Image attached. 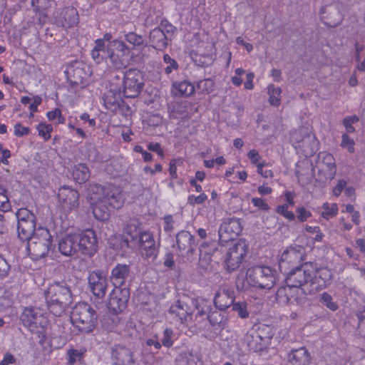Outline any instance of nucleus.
I'll use <instances>...</instances> for the list:
<instances>
[{
    "label": "nucleus",
    "instance_id": "27",
    "mask_svg": "<svg viewBox=\"0 0 365 365\" xmlns=\"http://www.w3.org/2000/svg\"><path fill=\"white\" fill-rule=\"evenodd\" d=\"M130 276V267L125 264H116L111 271L110 280L115 287L121 288Z\"/></svg>",
    "mask_w": 365,
    "mask_h": 365
},
{
    "label": "nucleus",
    "instance_id": "50",
    "mask_svg": "<svg viewBox=\"0 0 365 365\" xmlns=\"http://www.w3.org/2000/svg\"><path fill=\"white\" fill-rule=\"evenodd\" d=\"M215 83L211 79H204L200 81L197 84L196 89L202 93H210L214 90Z\"/></svg>",
    "mask_w": 365,
    "mask_h": 365
},
{
    "label": "nucleus",
    "instance_id": "26",
    "mask_svg": "<svg viewBox=\"0 0 365 365\" xmlns=\"http://www.w3.org/2000/svg\"><path fill=\"white\" fill-rule=\"evenodd\" d=\"M78 13L74 7H66L56 16L58 25L64 28H70L78 23Z\"/></svg>",
    "mask_w": 365,
    "mask_h": 365
},
{
    "label": "nucleus",
    "instance_id": "19",
    "mask_svg": "<svg viewBox=\"0 0 365 365\" xmlns=\"http://www.w3.org/2000/svg\"><path fill=\"white\" fill-rule=\"evenodd\" d=\"M88 286L92 293L99 299L105 297L108 287L106 276L100 270H95L89 274Z\"/></svg>",
    "mask_w": 365,
    "mask_h": 365
},
{
    "label": "nucleus",
    "instance_id": "38",
    "mask_svg": "<svg viewBox=\"0 0 365 365\" xmlns=\"http://www.w3.org/2000/svg\"><path fill=\"white\" fill-rule=\"evenodd\" d=\"M199 364L198 356L189 351L181 353L176 359V365H199Z\"/></svg>",
    "mask_w": 365,
    "mask_h": 365
},
{
    "label": "nucleus",
    "instance_id": "17",
    "mask_svg": "<svg viewBox=\"0 0 365 365\" xmlns=\"http://www.w3.org/2000/svg\"><path fill=\"white\" fill-rule=\"evenodd\" d=\"M247 252L246 245L243 242L237 243L230 247L225 258L227 270L232 272L238 269Z\"/></svg>",
    "mask_w": 365,
    "mask_h": 365
},
{
    "label": "nucleus",
    "instance_id": "45",
    "mask_svg": "<svg viewBox=\"0 0 365 365\" xmlns=\"http://www.w3.org/2000/svg\"><path fill=\"white\" fill-rule=\"evenodd\" d=\"M247 308L248 304L246 302H234L232 305V311L236 312L241 319H247L249 317L250 312Z\"/></svg>",
    "mask_w": 365,
    "mask_h": 365
},
{
    "label": "nucleus",
    "instance_id": "18",
    "mask_svg": "<svg viewBox=\"0 0 365 365\" xmlns=\"http://www.w3.org/2000/svg\"><path fill=\"white\" fill-rule=\"evenodd\" d=\"M139 242L142 256L148 260H155L158 254V244H156L153 234L150 232H141Z\"/></svg>",
    "mask_w": 365,
    "mask_h": 365
},
{
    "label": "nucleus",
    "instance_id": "34",
    "mask_svg": "<svg viewBox=\"0 0 365 365\" xmlns=\"http://www.w3.org/2000/svg\"><path fill=\"white\" fill-rule=\"evenodd\" d=\"M18 237L22 241H26L36 232V220L19 222L17 225Z\"/></svg>",
    "mask_w": 365,
    "mask_h": 365
},
{
    "label": "nucleus",
    "instance_id": "53",
    "mask_svg": "<svg viewBox=\"0 0 365 365\" xmlns=\"http://www.w3.org/2000/svg\"><path fill=\"white\" fill-rule=\"evenodd\" d=\"M16 218L19 222L28 221L29 220H36V216L26 208H20L17 210Z\"/></svg>",
    "mask_w": 365,
    "mask_h": 365
},
{
    "label": "nucleus",
    "instance_id": "40",
    "mask_svg": "<svg viewBox=\"0 0 365 365\" xmlns=\"http://www.w3.org/2000/svg\"><path fill=\"white\" fill-rule=\"evenodd\" d=\"M115 51H116L115 48H112L111 51H110L108 59L106 60L107 65L114 69L124 68L125 66V59L122 58L123 55L121 54V56H120L116 53Z\"/></svg>",
    "mask_w": 365,
    "mask_h": 365
},
{
    "label": "nucleus",
    "instance_id": "10",
    "mask_svg": "<svg viewBox=\"0 0 365 365\" xmlns=\"http://www.w3.org/2000/svg\"><path fill=\"white\" fill-rule=\"evenodd\" d=\"M65 73L71 87L78 88L84 86L91 71L83 61H73L68 66Z\"/></svg>",
    "mask_w": 365,
    "mask_h": 365
},
{
    "label": "nucleus",
    "instance_id": "60",
    "mask_svg": "<svg viewBox=\"0 0 365 365\" xmlns=\"http://www.w3.org/2000/svg\"><path fill=\"white\" fill-rule=\"evenodd\" d=\"M354 141L346 133H344L341 136V146L348 150L349 153L354 152Z\"/></svg>",
    "mask_w": 365,
    "mask_h": 365
},
{
    "label": "nucleus",
    "instance_id": "7",
    "mask_svg": "<svg viewBox=\"0 0 365 365\" xmlns=\"http://www.w3.org/2000/svg\"><path fill=\"white\" fill-rule=\"evenodd\" d=\"M112 48H115L116 51L120 52L123 56L129 53V48L125 43L121 40H113L108 43L107 45L103 44V41L99 39L95 41V46L91 52L92 58L98 63L108 59V56Z\"/></svg>",
    "mask_w": 365,
    "mask_h": 365
},
{
    "label": "nucleus",
    "instance_id": "25",
    "mask_svg": "<svg viewBox=\"0 0 365 365\" xmlns=\"http://www.w3.org/2000/svg\"><path fill=\"white\" fill-rule=\"evenodd\" d=\"M168 314L176 322L182 324L187 322L188 318H191L192 309L189 307L187 304L178 300L174 304L171 305Z\"/></svg>",
    "mask_w": 365,
    "mask_h": 365
},
{
    "label": "nucleus",
    "instance_id": "36",
    "mask_svg": "<svg viewBox=\"0 0 365 365\" xmlns=\"http://www.w3.org/2000/svg\"><path fill=\"white\" fill-rule=\"evenodd\" d=\"M257 336L262 339L265 346H267L271 341L273 336L274 335V329L272 327L267 324H260L258 326L257 329L255 330Z\"/></svg>",
    "mask_w": 365,
    "mask_h": 365
},
{
    "label": "nucleus",
    "instance_id": "8",
    "mask_svg": "<svg viewBox=\"0 0 365 365\" xmlns=\"http://www.w3.org/2000/svg\"><path fill=\"white\" fill-rule=\"evenodd\" d=\"M144 86L140 71L130 68L123 74L122 92L125 98H136L140 93Z\"/></svg>",
    "mask_w": 365,
    "mask_h": 365
},
{
    "label": "nucleus",
    "instance_id": "21",
    "mask_svg": "<svg viewBox=\"0 0 365 365\" xmlns=\"http://www.w3.org/2000/svg\"><path fill=\"white\" fill-rule=\"evenodd\" d=\"M130 297L129 289L115 287L110 295L108 307L115 313L125 309Z\"/></svg>",
    "mask_w": 365,
    "mask_h": 365
},
{
    "label": "nucleus",
    "instance_id": "64",
    "mask_svg": "<svg viewBox=\"0 0 365 365\" xmlns=\"http://www.w3.org/2000/svg\"><path fill=\"white\" fill-rule=\"evenodd\" d=\"M207 199V196L205 193H201L198 196L190 195L187 202L190 205L194 206L203 203Z\"/></svg>",
    "mask_w": 365,
    "mask_h": 365
},
{
    "label": "nucleus",
    "instance_id": "16",
    "mask_svg": "<svg viewBox=\"0 0 365 365\" xmlns=\"http://www.w3.org/2000/svg\"><path fill=\"white\" fill-rule=\"evenodd\" d=\"M58 200L65 212H71L79 205V194L69 186H62L58 192Z\"/></svg>",
    "mask_w": 365,
    "mask_h": 365
},
{
    "label": "nucleus",
    "instance_id": "11",
    "mask_svg": "<svg viewBox=\"0 0 365 365\" xmlns=\"http://www.w3.org/2000/svg\"><path fill=\"white\" fill-rule=\"evenodd\" d=\"M20 319L23 325L34 334L41 333L46 324L43 314L34 308H25Z\"/></svg>",
    "mask_w": 365,
    "mask_h": 365
},
{
    "label": "nucleus",
    "instance_id": "46",
    "mask_svg": "<svg viewBox=\"0 0 365 365\" xmlns=\"http://www.w3.org/2000/svg\"><path fill=\"white\" fill-rule=\"evenodd\" d=\"M140 225L141 223L138 219H130L125 228V232L133 239L138 235Z\"/></svg>",
    "mask_w": 365,
    "mask_h": 365
},
{
    "label": "nucleus",
    "instance_id": "63",
    "mask_svg": "<svg viewBox=\"0 0 365 365\" xmlns=\"http://www.w3.org/2000/svg\"><path fill=\"white\" fill-rule=\"evenodd\" d=\"M10 270V265L6 259L0 255V279L6 277Z\"/></svg>",
    "mask_w": 365,
    "mask_h": 365
},
{
    "label": "nucleus",
    "instance_id": "57",
    "mask_svg": "<svg viewBox=\"0 0 365 365\" xmlns=\"http://www.w3.org/2000/svg\"><path fill=\"white\" fill-rule=\"evenodd\" d=\"M359 121V118L356 115L346 116L343 120V125L346 128V131L349 133L355 132V128L353 124Z\"/></svg>",
    "mask_w": 365,
    "mask_h": 365
},
{
    "label": "nucleus",
    "instance_id": "33",
    "mask_svg": "<svg viewBox=\"0 0 365 365\" xmlns=\"http://www.w3.org/2000/svg\"><path fill=\"white\" fill-rule=\"evenodd\" d=\"M311 356L304 347L292 350L288 354V361L292 365H308Z\"/></svg>",
    "mask_w": 365,
    "mask_h": 365
},
{
    "label": "nucleus",
    "instance_id": "30",
    "mask_svg": "<svg viewBox=\"0 0 365 365\" xmlns=\"http://www.w3.org/2000/svg\"><path fill=\"white\" fill-rule=\"evenodd\" d=\"M58 250L65 256H72L78 250L76 234H69L58 242Z\"/></svg>",
    "mask_w": 365,
    "mask_h": 365
},
{
    "label": "nucleus",
    "instance_id": "28",
    "mask_svg": "<svg viewBox=\"0 0 365 365\" xmlns=\"http://www.w3.org/2000/svg\"><path fill=\"white\" fill-rule=\"evenodd\" d=\"M117 88L110 89L103 96V102L106 108L111 112L116 113L120 108H123L124 101L121 98L120 91Z\"/></svg>",
    "mask_w": 365,
    "mask_h": 365
},
{
    "label": "nucleus",
    "instance_id": "58",
    "mask_svg": "<svg viewBox=\"0 0 365 365\" xmlns=\"http://www.w3.org/2000/svg\"><path fill=\"white\" fill-rule=\"evenodd\" d=\"M163 61L168 64V66L165 68V72L168 75L171 73L173 70H177L178 68L177 61L172 58L168 54H165L163 56Z\"/></svg>",
    "mask_w": 365,
    "mask_h": 365
},
{
    "label": "nucleus",
    "instance_id": "31",
    "mask_svg": "<svg viewBox=\"0 0 365 365\" xmlns=\"http://www.w3.org/2000/svg\"><path fill=\"white\" fill-rule=\"evenodd\" d=\"M149 40L151 43V46L156 50L163 51L168 46V36L157 28L150 31Z\"/></svg>",
    "mask_w": 365,
    "mask_h": 365
},
{
    "label": "nucleus",
    "instance_id": "43",
    "mask_svg": "<svg viewBox=\"0 0 365 365\" xmlns=\"http://www.w3.org/2000/svg\"><path fill=\"white\" fill-rule=\"evenodd\" d=\"M322 210L321 216L326 220L333 218L338 213V206L336 203L325 202L322 205Z\"/></svg>",
    "mask_w": 365,
    "mask_h": 365
},
{
    "label": "nucleus",
    "instance_id": "24",
    "mask_svg": "<svg viewBox=\"0 0 365 365\" xmlns=\"http://www.w3.org/2000/svg\"><path fill=\"white\" fill-rule=\"evenodd\" d=\"M235 298V291L227 286H223L215 294L214 303L216 308L226 309L233 304Z\"/></svg>",
    "mask_w": 365,
    "mask_h": 365
},
{
    "label": "nucleus",
    "instance_id": "62",
    "mask_svg": "<svg viewBox=\"0 0 365 365\" xmlns=\"http://www.w3.org/2000/svg\"><path fill=\"white\" fill-rule=\"evenodd\" d=\"M297 217L300 222H305L312 216L310 211L307 210L304 207H299L296 209Z\"/></svg>",
    "mask_w": 365,
    "mask_h": 365
},
{
    "label": "nucleus",
    "instance_id": "48",
    "mask_svg": "<svg viewBox=\"0 0 365 365\" xmlns=\"http://www.w3.org/2000/svg\"><path fill=\"white\" fill-rule=\"evenodd\" d=\"M176 89L181 95L189 96L192 95L195 91V86L190 82L184 81L175 86Z\"/></svg>",
    "mask_w": 365,
    "mask_h": 365
},
{
    "label": "nucleus",
    "instance_id": "35",
    "mask_svg": "<svg viewBox=\"0 0 365 365\" xmlns=\"http://www.w3.org/2000/svg\"><path fill=\"white\" fill-rule=\"evenodd\" d=\"M224 309H215L210 311L207 315L210 323L212 326H218L220 328H224L227 322V316Z\"/></svg>",
    "mask_w": 365,
    "mask_h": 365
},
{
    "label": "nucleus",
    "instance_id": "32",
    "mask_svg": "<svg viewBox=\"0 0 365 365\" xmlns=\"http://www.w3.org/2000/svg\"><path fill=\"white\" fill-rule=\"evenodd\" d=\"M243 344L247 346L249 351L254 352L261 351L266 347L254 329L246 333L243 338Z\"/></svg>",
    "mask_w": 365,
    "mask_h": 365
},
{
    "label": "nucleus",
    "instance_id": "13",
    "mask_svg": "<svg viewBox=\"0 0 365 365\" xmlns=\"http://www.w3.org/2000/svg\"><path fill=\"white\" fill-rule=\"evenodd\" d=\"M242 230V225L240 219L236 217L227 218L221 224L218 234L219 240L227 243L235 240Z\"/></svg>",
    "mask_w": 365,
    "mask_h": 365
},
{
    "label": "nucleus",
    "instance_id": "2",
    "mask_svg": "<svg viewBox=\"0 0 365 365\" xmlns=\"http://www.w3.org/2000/svg\"><path fill=\"white\" fill-rule=\"evenodd\" d=\"M48 309L54 316L60 317L73 302L72 292L65 282H54L45 291Z\"/></svg>",
    "mask_w": 365,
    "mask_h": 365
},
{
    "label": "nucleus",
    "instance_id": "23",
    "mask_svg": "<svg viewBox=\"0 0 365 365\" xmlns=\"http://www.w3.org/2000/svg\"><path fill=\"white\" fill-rule=\"evenodd\" d=\"M332 277V273L328 268L324 267L317 269L314 267V273L312 277L310 284L311 292L314 294L326 288Z\"/></svg>",
    "mask_w": 365,
    "mask_h": 365
},
{
    "label": "nucleus",
    "instance_id": "5",
    "mask_svg": "<svg viewBox=\"0 0 365 365\" xmlns=\"http://www.w3.org/2000/svg\"><path fill=\"white\" fill-rule=\"evenodd\" d=\"M314 273V266L312 263H304L292 269L286 277V283L295 288H299L306 294H314L311 292L310 284Z\"/></svg>",
    "mask_w": 365,
    "mask_h": 365
},
{
    "label": "nucleus",
    "instance_id": "49",
    "mask_svg": "<svg viewBox=\"0 0 365 365\" xmlns=\"http://www.w3.org/2000/svg\"><path fill=\"white\" fill-rule=\"evenodd\" d=\"M125 39L134 47H138L144 44V38L143 36L137 34L135 32H128L125 35Z\"/></svg>",
    "mask_w": 365,
    "mask_h": 365
},
{
    "label": "nucleus",
    "instance_id": "51",
    "mask_svg": "<svg viewBox=\"0 0 365 365\" xmlns=\"http://www.w3.org/2000/svg\"><path fill=\"white\" fill-rule=\"evenodd\" d=\"M161 344L167 348L173 346L174 342V332L173 329L166 328L163 332L161 338Z\"/></svg>",
    "mask_w": 365,
    "mask_h": 365
},
{
    "label": "nucleus",
    "instance_id": "15",
    "mask_svg": "<svg viewBox=\"0 0 365 365\" xmlns=\"http://www.w3.org/2000/svg\"><path fill=\"white\" fill-rule=\"evenodd\" d=\"M78 250L84 255L93 256L98 250V240L93 230H86L76 234Z\"/></svg>",
    "mask_w": 365,
    "mask_h": 365
},
{
    "label": "nucleus",
    "instance_id": "37",
    "mask_svg": "<svg viewBox=\"0 0 365 365\" xmlns=\"http://www.w3.org/2000/svg\"><path fill=\"white\" fill-rule=\"evenodd\" d=\"M88 168L85 164H78L73 170L72 175L73 179L78 183L87 181L90 178Z\"/></svg>",
    "mask_w": 365,
    "mask_h": 365
},
{
    "label": "nucleus",
    "instance_id": "20",
    "mask_svg": "<svg viewBox=\"0 0 365 365\" xmlns=\"http://www.w3.org/2000/svg\"><path fill=\"white\" fill-rule=\"evenodd\" d=\"M304 250L302 247H290L283 252L279 262V268L286 269L290 266H297L303 259Z\"/></svg>",
    "mask_w": 365,
    "mask_h": 365
},
{
    "label": "nucleus",
    "instance_id": "41",
    "mask_svg": "<svg viewBox=\"0 0 365 365\" xmlns=\"http://www.w3.org/2000/svg\"><path fill=\"white\" fill-rule=\"evenodd\" d=\"M11 205L5 185L0 181V210L6 212L11 210Z\"/></svg>",
    "mask_w": 365,
    "mask_h": 365
},
{
    "label": "nucleus",
    "instance_id": "55",
    "mask_svg": "<svg viewBox=\"0 0 365 365\" xmlns=\"http://www.w3.org/2000/svg\"><path fill=\"white\" fill-rule=\"evenodd\" d=\"M38 135L41 136L45 140H48L51 138V133L53 130L51 125L40 123L37 126Z\"/></svg>",
    "mask_w": 365,
    "mask_h": 365
},
{
    "label": "nucleus",
    "instance_id": "42",
    "mask_svg": "<svg viewBox=\"0 0 365 365\" xmlns=\"http://www.w3.org/2000/svg\"><path fill=\"white\" fill-rule=\"evenodd\" d=\"M282 89L275 87L274 85L268 86L269 102L273 106H278L280 104Z\"/></svg>",
    "mask_w": 365,
    "mask_h": 365
},
{
    "label": "nucleus",
    "instance_id": "47",
    "mask_svg": "<svg viewBox=\"0 0 365 365\" xmlns=\"http://www.w3.org/2000/svg\"><path fill=\"white\" fill-rule=\"evenodd\" d=\"M119 322V319L116 315L104 317L102 319V327L108 331H113Z\"/></svg>",
    "mask_w": 365,
    "mask_h": 365
},
{
    "label": "nucleus",
    "instance_id": "3",
    "mask_svg": "<svg viewBox=\"0 0 365 365\" xmlns=\"http://www.w3.org/2000/svg\"><path fill=\"white\" fill-rule=\"evenodd\" d=\"M246 280L253 287L270 289L277 282L278 274L275 269L269 266L258 265L247 269Z\"/></svg>",
    "mask_w": 365,
    "mask_h": 365
},
{
    "label": "nucleus",
    "instance_id": "52",
    "mask_svg": "<svg viewBox=\"0 0 365 365\" xmlns=\"http://www.w3.org/2000/svg\"><path fill=\"white\" fill-rule=\"evenodd\" d=\"M359 323L358 329L360 334L365 337V304L361 306L356 314Z\"/></svg>",
    "mask_w": 365,
    "mask_h": 365
},
{
    "label": "nucleus",
    "instance_id": "61",
    "mask_svg": "<svg viewBox=\"0 0 365 365\" xmlns=\"http://www.w3.org/2000/svg\"><path fill=\"white\" fill-rule=\"evenodd\" d=\"M31 5L37 11H44L51 6V0H31Z\"/></svg>",
    "mask_w": 365,
    "mask_h": 365
},
{
    "label": "nucleus",
    "instance_id": "56",
    "mask_svg": "<svg viewBox=\"0 0 365 365\" xmlns=\"http://www.w3.org/2000/svg\"><path fill=\"white\" fill-rule=\"evenodd\" d=\"M157 29H160L165 34H167L168 38H170L176 30V28L166 19H163L160 21L159 27Z\"/></svg>",
    "mask_w": 365,
    "mask_h": 365
},
{
    "label": "nucleus",
    "instance_id": "44",
    "mask_svg": "<svg viewBox=\"0 0 365 365\" xmlns=\"http://www.w3.org/2000/svg\"><path fill=\"white\" fill-rule=\"evenodd\" d=\"M85 351L86 349H69L66 352L68 365H73L78 361H80L83 359Z\"/></svg>",
    "mask_w": 365,
    "mask_h": 365
},
{
    "label": "nucleus",
    "instance_id": "12",
    "mask_svg": "<svg viewBox=\"0 0 365 365\" xmlns=\"http://www.w3.org/2000/svg\"><path fill=\"white\" fill-rule=\"evenodd\" d=\"M307 295L299 289L287 284L280 287L276 292V300L282 304H294L304 305L307 303Z\"/></svg>",
    "mask_w": 365,
    "mask_h": 365
},
{
    "label": "nucleus",
    "instance_id": "22",
    "mask_svg": "<svg viewBox=\"0 0 365 365\" xmlns=\"http://www.w3.org/2000/svg\"><path fill=\"white\" fill-rule=\"evenodd\" d=\"M112 358L115 365H139L133 351L123 346H115L112 351Z\"/></svg>",
    "mask_w": 365,
    "mask_h": 365
},
{
    "label": "nucleus",
    "instance_id": "4",
    "mask_svg": "<svg viewBox=\"0 0 365 365\" xmlns=\"http://www.w3.org/2000/svg\"><path fill=\"white\" fill-rule=\"evenodd\" d=\"M71 320L79 332L88 334L96 328L97 315L87 303H78L73 309Z\"/></svg>",
    "mask_w": 365,
    "mask_h": 365
},
{
    "label": "nucleus",
    "instance_id": "9",
    "mask_svg": "<svg viewBox=\"0 0 365 365\" xmlns=\"http://www.w3.org/2000/svg\"><path fill=\"white\" fill-rule=\"evenodd\" d=\"M318 169L317 180L326 183L333 180L336 175V166L334 156L327 152L319 153L317 163Z\"/></svg>",
    "mask_w": 365,
    "mask_h": 365
},
{
    "label": "nucleus",
    "instance_id": "39",
    "mask_svg": "<svg viewBox=\"0 0 365 365\" xmlns=\"http://www.w3.org/2000/svg\"><path fill=\"white\" fill-rule=\"evenodd\" d=\"M192 304L195 307V309L197 311L196 314V317H202L205 315H207L210 312V302L202 298H196L192 299Z\"/></svg>",
    "mask_w": 365,
    "mask_h": 365
},
{
    "label": "nucleus",
    "instance_id": "14",
    "mask_svg": "<svg viewBox=\"0 0 365 365\" xmlns=\"http://www.w3.org/2000/svg\"><path fill=\"white\" fill-rule=\"evenodd\" d=\"M291 136L292 140L303 149L306 155H312L317 151L318 141L315 135L307 129L300 128Z\"/></svg>",
    "mask_w": 365,
    "mask_h": 365
},
{
    "label": "nucleus",
    "instance_id": "29",
    "mask_svg": "<svg viewBox=\"0 0 365 365\" xmlns=\"http://www.w3.org/2000/svg\"><path fill=\"white\" fill-rule=\"evenodd\" d=\"M178 249L186 254H192L195 247L194 237L187 231L182 230L176 235Z\"/></svg>",
    "mask_w": 365,
    "mask_h": 365
},
{
    "label": "nucleus",
    "instance_id": "54",
    "mask_svg": "<svg viewBox=\"0 0 365 365\" xmlns=\"http://www.w3.org/2000/svg\"><path fill=\"white\" fill-rule=\"evenodd\" d=\"M320 302L331 311H336L339 308L338 304L333 301L332 297L327 292H324L321 295Z\"/></svg>",
    "mask_w": 365,
    "mask_h": 365
},
{
    "label": "nucleus",
    "instance_id": "59",
    "mask_svg": "<svg viewBox=\"0 0 365 365\" xmlns=\"http://www.w3.org/2000/svg\"><path fill=\"white\" fill-rule=\"evenodd\" d=\"M288 209V205H279L276 208V212L278 214L282 215L288 220L292 221L295 219V215L294 212L289 211Z\"/></svg>",
    "mask_w": 365,
    "mask_h": 365
},
{
    "label": "nucleus",
    "instance_id": "6",
    "mask_svg": "<svg viewBox=\"0 0 365 365\" xmlns=\"http://www.w3.org/2000/svg\"><path fill=\"white\" fill-rule=\"evenodd\" d=\"M27 250L34 259L44 257L52 245V237L48 229L38 227L28 240Z\"/></svg>",
    "mask_w": 365,
    "mask_h": 365
},
{
    "label": "nucleus",
    "instance_id": "1",
    "mask_svg": "<svg viewBox=\"0 0 365 365\" xmlns=\"http://www.w3.org/2000/svg\"><path fill=\"white\" fill-rule=\"evenodd\" d=\"M88 190L91 199L94 201L93 215L101 221L108 220L111 212L121 208L124 204L125 197L118 186L112 184H92Z\"/></svg>",
    "mask_w": 365,
    "mask_h": 365
}]
</instances>
